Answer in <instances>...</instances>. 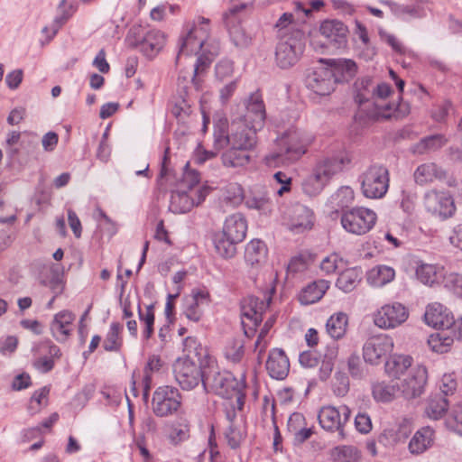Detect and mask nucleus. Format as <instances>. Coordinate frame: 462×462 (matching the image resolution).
<instances>
[{
  "mask_svg": "<svg viewBox=\"0 0 462 462\" xmlns=\"http://www.w3.org/2000/svg\"><path fill=\"white\" fill-rule=\"evenodd\" d=\"M209 20L199 16L192 23H186L185 33L180 39L176 62L181 55H199L189 73V79L196 88H199L197 77L209 67L213 58L218 54V43L209 42Z\"/></svg>",
  "mask_w": 462,
  "mask_h": 462,
  "instance_id": "f257e3e1",
  "label": "nucleus"
},
{
  "mask_svg": "<svg viewBox=\"0 0 462 462\" xmlns=\"http://www.w3.org/2000/svg\"><path fill=\"white\" fill-rule=\"evenodd\" d=\"M307 151L303 134L297 129H290L275 140L274 148L263 158L268 167L288 166L301 158Z\"/></svg>",
  "mask_w": 462,
  "mask_h": 462,
  "instance_id": "f03ea898",
  "label": "nucleus"
},
{
  "mask_svg": "<svg viewBox=\"0 0 462 462\" xmlns=\"http://www.w3.org/2000/svg\"><path fill=\"white\" fill-rule=\"evenodd\" d=\"M257 131L245 121L235 119L227 126L226 121L220 120L214 129V146L217 150L224 149L227 145L240 150H252L257 143Z\"/></svg>",
  "mask_w": 462,
  "mask_h": 462,
  "instance_id": "7ed1b4c3",
  "label": "nucleus"
},
{
  "mask_svg": "<svg viewBox=\"0 0 462 462\" xmlns=\"http://www.w3.org/2000/svg\"><path fill=\"white\" fill-rule=\"evenodd\" d=\"M203 387L206 392H211L225 398H236L238 402L244 397L245 383L238 381L230 372H219L209 367L203 380Z\"/></svg>",
  "mask_w": 462,
  "mask_h": 462,
  "instance_id": "20e7f679",
  "label": "nucleus"
},
{
  "mask_svg": "<svg viewBox=\"0 0 462 462\" xmlns=\"http://www.w3.org/2000/svg\"><path fill=\"white\" fill-rule=\"evenodd\" d=\"M304 33L292 31L290 35L282 34L276 45L275 61L281 69H290L300 60L304 51Z\"/></svg>",
  "mask_w": 462,
  "mask_h": 462,
  "instance_id": "39448f33",
  "label": "nucleus"
},
{
  "mask_svg": "<svg viewBox=\"0 0 462 462\" xmlns=\"http://www.w3.org/2000/svg\"><path fill=\"white\" fill-rule=\"evenodd\" d=\"M359 181L365 198L382 199L389 189V171L382 164H372L359 176Z\"/></svg>",
  "mask_w": 462,
  "mask_h": 462,
  "instance_id": "423d86ee",
  "label": "nucleus"
},
{
  "mask_svg": "<svg viewBox=\"0 0 462 462\" xmlns=\"http://www.w3.org/2000/svg\"><path fill=\"white\" fill-rule=\"evenodd\" d=\"M376 213L365 207L346 208L342 210L340 223L342 227L350 234L363 236L375 225Z\"/></svg>",
  "mask_w": 462,
  "mask_h": 462,
  "instance_id": "0eeeda50",
  "label": "nucleus"
},
{
  "mask_svg": "<svg viewBox=\"0 0 462 462\" xmlns=\"http://www.w3.org/2000/svg\"><path fill=\"white\" fill-rule=\"evenodd\" d=\"M269 291L270 294L264 295V298L262 300L255 296H248L243 300L241 316L242 325L246 337L253 335L255 328L262 322L263 314L272 300V294L275 291L273 285L269 289Z\"/></svg>",
  "mask_w": 462,
  "mask_h": 462,
  "instance_id": "6e6552de",
  "label": "nucleus"
},
{
  "mask_svg": "<svg viewBox=\"0 0 462 462\" xmlns=\"http://www.w3.org/2000/svg\"><path fill=\"white\" fill-rule=\"evenodd\" d=\"M127 40L133 46H140L141 51L148 58L156 56L164 47L166 37L159 30L145 31L140 25L133 26L127 34Z\"/></svg>",
  "mask_w": 462,
  "mask_h": 462,
  "instance_id": "1a4fd4ad",
  "label": "nucleus"
},
{
  "mask_svg": "<svg viewBox=\"0 0 462 462\" xmlns=\"http://www.w3.org/2000/svg\"><path fill=\"white\" fill-rule=\"evenodd\" d=\"M351 411L346 405H328L320 408L318 420L320 427L328 432H337L340 439L346 438L345 426L349 421Z\"/></svg>",
  "mask_w": 462,
  "mask_h": 462,
  "instance_id": "9d476101",
  "label": "nucleus"
},
{
  "mask_svg": "<svg viewBox=\"0 0 462 462\" xmlns=\"http://www.w3.org/2000/svg\"><path fill=\"white\" fill-rule=\"evenodd\" d=\"M207 373L189 356L178 358L173 364L175 380L183 390H191L199 383L203 384Z\"/></svg>",
  "mask_w": 462,
  "mask_h": 462,
  "instance_id": "9b49d317",
  "label": "nucleus"
},
{
  "mask_svg": "<svg viewBox=\"0 0 462 462\" xmlns=\"http://www.w3.org/2000/svg\"><path fill=\"white\" fill-rule=\"evenodd\" d=\"M181 405V395L173 386L158 387L152 395V408L156 416L167 417L176 412Z\"/></svg>",
  "mask_w": 462,
  "mask_h": 462,
  "instance_id": "f8f14e48",
  "label": "nucleus"
},
{
  "mask_svg": "<svg viewBox=\"0 0 462 462\" xmlns=\"http://www.w3.org/2000/svg\"><path fill=\"white\" fill-rule=\"evenodd\" d=\"M409 317V311L400 302L385 304L374 314V323L383 329L395 328L404 323Z\"/></svg>",
  "mask_w": 462,
  "mask_h": 462,
  "instance_id": "ddd939ff",
  "label": "nucleus"
},
{
  "mask_svg": "<svg viewBox=\"0 0 462 462\" xmlns=\"http://www.w3.org/2000/svg\"><path fill=\"white\" fill-rule=\"evenodd\" d=\"M211 189L203 185L194 193H188L184 189L171 192L169 209L174 214H184L190 211L195 206L201 204L210 193Z\"/></svg>",
  "mask_w": 462,
  "mask_h": 462,
  "instance_id": "4468645a",
  "label": "nucleus"
},
{
  "mask_svg": "<svg viewBox=\"0 0 462 462\" xmlns=\"http://www.w3.org/2000/svg\"><path fill=\"white\" fill-rule=\"evenodd\" d=\"M248 8V4L241 3L228 9L227 12L223 14V21L229 32V36L232 42L239 48H246L252 42V38L246 34L245 30L236 23L238 14Z\"/></svg>",
  "mask_w": 462,
  "mask_h": 462,
  "instance_id": "2eb2a0df",
  "label": "nucleus"
},
{
  "mask_svg": "<svg viewBox=\"0 0 462 462\" xmlns=\"http://www.w3.org/2000/svg\"><path fill=\"white\" fill-rule=\"evenodd\" d=\"M424 204L429 212L442 219L452 217L456 211L454 199L448 191L430 190L425 194Z\"/></svg>",
  "mask_w": 462,
  "mask_h": 462,
  "instance_id": "dca6fc26",
  "label": "nucleus"
},
{
  "mask_svg": "<svg viewBox=\"0 0 462 462\" xmlns=\"http://www.w3.org/2000/svg\"><path fill=\"white\" fill-rule=\"evenodd\" d=\"M337 79L332 69L319 67L308 74L306 85L314 93L319 96H326L334 90Z\"/></svg>",
  "mask_w": 462,
  "mask_h": 462,
  "instance_id": "f3484780",
  "label": "nucleus"
},
{
  "mask_svg": "<svg viewBox=\"0 0 462 462\" xmlns=\"http://www.w3.org/2000/svg\"><path fill=\"white\" fill-rule=\"evenodd\" d=\"M393 348V341L387 335H379L369 338L364 347L363 356L365 362L377 364L380 359L390 353Z\"/></svg>",
  "mask_w": 462,
  "mask_h": 462,
  "instance_id": "a211bd4d",
  "label": "nucleus"
},
{
  "mask_svg": "<svg viewBox=\"0 0 462 462\" xmlns=\"http://www.w3.org/2000/svg\"><path fill=\"white\" fill-rule=\"evenodd\" d=\"M428 380V371L424 365H417L411 369L408 376L402 383V392L406 399L420 396Z\"/></svg>",
  "mask_w": 462,
  "mask_h": 462,
  "instance_id": "6ab92c4d",
  "label": "nucleus"
},
{
  "mask_svg": "<svg viewBox=\"0 0 462 462\" xmlns=\"http://www.w3.org/2000/svg\"><path fill=\"white\" fill-rule=\"evenodd\" d=\"M265 118V106L262 96L256 92L249 97L245 115L237 119L245 121V124L257 130H261L264 125Z\"/></svg>",
  "mask_w": 462,
  "mask_h": 462,
  "instance_id": "aec40b11",
  "label": "nucleus"
},
{
  "mask_svg": "<svg viewBox=\"0 0 462 462\" xmlns=\"http://www.w3.org/2000/svg\"><path fill=\"white\" fill-rule=\"evenodd\" d=\"M319 32L336 49H344L347 45L348 29L341 21L326 20L322 22Z\"/></svg>",
  "mask_w": 462,
  "mask_h": 462,
  "instance_id": "412c9836",
  "label": "nucleus"
},
{
  "mask_svg": "<svg viewBox=\"0 0 462 462\" xmlns=\"http://www.w3.org/2000/svg\"><path fill=\"white\" fill-rule=\"evenodd\" d=\"M424 319L429 326L436 329H448L455 324L451 312L438 302L428 305Z\"/></svg>",
  "mask_w": 462,
  "mask_h": 462,
  "instance_id": "4be33fe9",
  "label": "nucleus"
},
{
  "mask_svg": "<svg viewBox=\"0 0 462 462\" xmlns=\"http://www.w3.org/2000/svg\"><path fill=\"white\" fill-rule=\"evenodd\" d=\"M266 369L271 377L282 380L290 371L289 358L281 348L273 349L266 361Z\"/></svg>",
  "mask_w": 462,
  "mask_h": 462,
  "instance_id": "5701e85b",
  "label": "nucleus"
},
{
  "mask_svg": "<svg viewBox=\"0 0 462 462\" xmlns=\"http://www.w3.org/2000/svg\"><path fill=\"white\" fill-rule=\"evenodd\" d=\"M74 320L75 315L69 310H62L55 314L50 326L52 337L59 342L66 341L72 331Z\"/></svg>",
  "mask_w": 462,
  "mask_h": 462,
  "instance_id": "b1692460",
  "label": "nucleus"
},
{
  "mask_svg": "<svg viewBox=\"0 0 462 462\" xmlns=\"http://www.w3.org/2000/svg\"><path fill=\"white\" fill-rule=\"evenodd\" d=\"M349 162L350 160L347 157L326 158L316 164L313 172L319 175L325 184H328L332 177L342 171L344 166Z\"/></svg>",
  "mask_w": 462,
  "mask_h": 462,
  "instance_id": "393cba45",
  "label": "nucleus"
},
{
  "mask_svg": "<svg viewBox=\"0 0 462 462\" xmlns=\"http://www.w3.org/2000/svg\"><path fill=\"white\" fill-rule=\"evenodd\" d=\"M208 292L198 291L188 297L185 300L183 314L193 322H199L203 316V306L208 302Z\"/></svg>",
  "mask_w": 462,
  "mask_h": 462,
  "instance_id": "a878e982",
  "label": "nucleus"
},
{
  "mask_svg": "<svg viewBox=\"0 0 462 462\" xmlns=\"http://www.w3.org/2000/svg\"><path fill=\"white\" fill-rule=\"evenodd\" d=\"M76 6L72 2H60L58 5V14L55 17L51 26H45L42 28V32L46 35L45 42H49L58 32L60 28L66 23V21L75 12Z\"/></svg>",
  "mask_w": 462,
  "mask_h": 462,
  "instance_id": "bb28decb",
  "label": "nucleus"
},
{
  "mask_svg": "<svg viewBox=\"0 0 462 462\" xmlns=\"http://www.w3.org/2000/svg\"><path fill=\"white\" fill-rule=\"evenodd\" d=\"M374 108L368 115L370 117L379 120L389 119L392 117L402 118L410 113V107L408 104L399 103L397 106L392 104H379L374 103Z\"/></svg>",
  "mask_w": 462,
  "mask_h": 462,
  "instance_id": "cd10ccee",
  "label": "nucleus"
},
{
  "mask_svg": "<svg viewBox=\"0 0 462 462\" xmlns=\"http://www.w3.org/2000/svg\"><path fill=\"white\" fill-rule=\"evenodd\" d=\"M246 231V220L241 214L237 213L229 216L226 219L222 233L233 241L242 242L245 237Z\"/></svg>",
  "mask_w": 462,
  "mask_h": 462,
  "instance_id": "c85d7f7f",
  "label": "nucleus"
},
{
  "mask_svg": "<svg viewBox=\"0 0 462 462\" xmlns=\"http://www.w3.org/2000/svg\"><path fill=\"white\" fill-rule=\"evenodd\" d=\"M313 226V212L304 205L297 204L292 208L290 228L297 233L310 229Z\"/></svg>",
  "mask_w": 462,
  "mask_h": 462,
  "instance_id": "c756f323",
  "label": "nucleus"
},
{
  "mask_svg": "<svg viewBox=\"0 0 462 462\" xmlns=\"http://www.w3.org/2000/svg\"><path fill=\"white\" fill-rule=\"evenodd\" d=\"M434 440V430L430 427L418 430L409 442V450L413 455H420L430 448Z\"/></svg>",
  "mask_w": 462,
  "mask_h": 462,
  "instance_id": "7c9ffc66",
  "label": "nucleus"
},
{
  "mask_svg": "<svg viewBox=\"0 0 462 462\" xmlns=\"http://www.w3.org/2000/svg\"><path fill=\"white\" fill-rule=\"evenodd\" d=\"M395 15L403 20L420 18L425 15V9L419 2H385Z\"/></svg>",
  "mask_w": 462,
  "mask_h": 462,
  "instance_id": "2f4dec72",
  "label": "nucleus"
},
{
  "mask_svg": "<svg viewBox=\"0 0 462 462\" xmlns=\"http://www.w3.org/2000/svg\"><path fill=\"white\" fill-rule=\"evenodd\" d=\"M445 177V171L434 162L423 163L414 172L415 181L420 185H424L436 180H442Z\"/></svg>",
  "mask_w": 462,
  "mask_h": 462,
  "instance_id": "473e14b6",
  "label": "nucleus"
},
{
  "mask_svg": "<svg viewBox=\"0 0 462 462\" xmlns=\"http://www.w3.org/2000/svg\"><path fill=\"white\" fill-rule=\"evenodd\" d=\"M267 258V247L265 244L259 240L250 241L245 250V260L252 267H257L265 263Z\"/></svg>",
  "mask_w": 462,
  "mask_h": 462,
  "instance_id": "72a5a7b5",
  "label": "nucleus"
},
{
  "mask_svg": "<svg viewBox=\"0 0 462 462\" xmlns=\"http://www.w3.org/2000/svg\"><path fill=\"white\" fill-rule=\"evenodd\" d=\"M329 69H332L337 82L348 81L353 79L357 72V66L353 60L348 59H331L328 60Z\"/></svg>",
  "mask_w": 462,
  "mask_h": 462,
  "instance_id": "f704fd0d",
  "label": "nucleus"
},
{
  "mask_svg": "<svg viewBox=\"0 0 462 462\" xmlns=\"http://www.w3.org/2000/svg\"><path fill=\"white\" fill-rule=\"evenodd\" d=\"M328 288V282L325 280L313 282L302 289L299 296V300L303 305L313 304L323 297Z\"/></svg>",
  "mask_w": 462,
  "mask_h": 462,
  "instance_id": "c9c22d12",
  "label": "nucleus"
},
{
  "mask_svg": "<svg viewBox=\"0 0 462 462\" xmlns=\"http://www.w3.org/2000/svg\"><path fill=\"white\" fill-rule=\"evenodd\" d=\"M411 365V356L406 355H393L390 356L385 363V373L392 378L399 379Z\"/></svg>",
  "mask_w": 462,
  "mask_h": 462,
  "instance_id": "e433bc0d",
  "label": "nucleus"
},
{
  "mask_svg": "<svg viewBox=\"0 0 462 462\" xmlns=\"http://www.w3.org/2000/svg\"><path fill=\"white\" fill-rule=\"evenodd\" d=\"M244 201L247 208L264 215L271 213L273 208V203L266 192L251 191L245 195Z\"/></svg>",
  "mask_w": 462,
  "mask_h": 462,
  "instance_id": "4c0bfd02",
  "label": "nucleus"
},
{
  "mask_svg": "<svg viewBox=\"0 0 462 462\" xmlns=\"http://www.w3.org/2000/svg\"><path fill=\"white\" fill-rule=\"evenodd\" d=\"M395 271L387 265H376L367 273V282L374 287H383L393 281Z\"/></svg>",
  "mask_w": 462,
  "mask_h": 462,
  "instance_id": "58836bf2",
  "label": "nucleus"
},
{
  "mask_svg": "<svg viewBox=\"0 0 462 462\" xmlns=\"http://www.w3.org/2000/svg\"><path fill=\"white\" fill-rule=\"evenodd\" d=\"M348 324L347 315L342 312L332 315L326 323L328 334L334 339L344 337Z\"/></svg>",
  "mask_w": 462,
  "mask_h": 462,
  "instance_id": "ea45409f",
  "label": "nucleus"
},
{
  "mask_svg": "<svg viewBox=\"0 0 462 462\" xmlns=\"http://www.w3.org/2000/svg\"><path fill=\"white\" fill-rule=\"evenodd\" d=\"M361 271L356 268L346 269L339 274L336 285L344 292H350L361 282Z\"/></svg>",
  "mask_w": 462,
  "mask_h": 462,
  "instance_id": "a19ab883",
  "label": "nucleus"
},
{
  "mask_svg": "<svg viewBox=\"0 0 462 462\" xmlns=\"http://www.w3.org/2000/svg\"><path fill=\"white\" fill-rule=\"evenodd\" d=\"M448 408V402L442 394L431 396L425 409L427 417L432 420H439L443 417Z\"/></svg>",
  "mask_w": 462,
  "mask_h": 462,
  "instance_id": "79ce46f5",
  "label": "nucleus"
},
{
  "mask_svg": "<svg viewBox=\"0 0 462 462\" xmlns=\"http://www.w3.org/2000/svg\"><path fill=\"white\" fill-rule=\"evenodd\" d=\"M224 356L231 363H240L245 356V342L241 337L230 338L226 341L224 349Z\"/></svg>",
  "mask_w": 462,
  "mask_h": 462,
  "instance_id": "37998d69",
  "label": "nucleus"
},
{
  "mask_svg": "<svg viewBox=\"0 0 462 462\" xmlns=\"http://www.w3.org/2000/svg\"><path fill=\"white\" fill-rule=\"evenodd\" d=\"M248 151L249 150H240L230 146V149L222 154L223 164L226 167L233 168L246 165L250 161Z\"/></svg>",
  "mask_w": 462,
  "mask_h": 462,
  "instance_id": "c03bdc74",
  "label": "nucleus"
},
{
  "mask_svg": "<svg viewBox=\"0 0 462 462\" xmlns=\"http://www.w3.org/2000/svg\"><path fill=\"white\" fill-rule=\"evenodd\" d=\"M442 268L434 265L422 263L416 269V276L422 283L426 285H432L439 281L440 277H443Z\"/></svg>",
  "mask_w": 462,
  "mask_h": 462,
  "instance_id": "a18cd8bd",
  "label": "nucleus"
},
{
  "mask_svg": "<svg viewBox=\"0 0 462 462\" xmlns=\"http://www.w3.org/2000/svg\"><path fill=\"white\" fill-rule=\"evenodd\" d=\"M245 197L242 186L236 182H230L221 189L223 201L233 207L240 205L244 201Z\"/></svg>",
  "mask_w": 462,
  "mask_h": 462,
  "instance_id": "49530a36",
  "label": "nucleus"
},
{
  "mask_svg": "<svg viewBox=\"0 0 462 462\" xmlns=\"http://www.w3.org/2000/svg\"><path fill=\"white\" fill-rule=\"evenodd\" d=\"M239 241H233L224 233L216 235L214 239L216 252L223 258H232L236 253V244Z\"/></svg>",
  "mask_w": 462,
  "mask_h": 462,
  "instance_id": "de8ad7c7",
  "label": "nucleus"
},
{
  "mask_svg": "<svg viewBox=\"0 0 462 462\" xmlns=\"http://www.w3.org/2000/svg\"><path fill=\"white\" fill-rule=\"evenodd\" d=\"M397 392V385L385 382H376L372 386V393L377 402H391Z\"/></svg>",
  "mask_w": 462,
  "mask_h": 462,
  "instance_id": "09e8293b",
  "label": "nucleus"
},
{
  "mask_svg": "<svg viewBox=\"0 0 462 462\" xmlns=\"http://www.w3.org/2000/svg\"><path fill=\"white\" fill-rule=\"evenodd\" d=\"M332 456L336 462H358L361 457L359 450L354 446L337 447Z\"/></svg>",
  "mask_w": 462,
  "mask_h": 462,
  "instance_id": "8fccbe9b",
  "label": "nucleus"
},
{
  "mask_svg": "<svg viewBox=\"0 0 462 462\" xmlns=\"http://www.w3.org/2000/svg\"><path fill=\"white\" fill-rule=\"evenodd\" d=\"M327 184L323 182L313 171L307 176L301 183L303 192L310 196L314 197L319 194Z\"/></svg>",
  "mask_w": 462,
  "mask_h": 462,
  "instance_id": "3c124183",
  "label": "nucleus"
},
{
  "mask_svg": "<svg viewBox=\"0 0 462 462\" xmlns=\"http://www.w3.org/2000/svg\"><path fill=\"white\" fill-rule=\"evenodd\" d=\"M49 393L50 389L46 386L33 393L28 405V411L32 415L38 413L42 407L47 405Z\"/></svg>",
  "mask_w": 462,
  "mask_h": 462,
  "instance_id": "603ef678",
  "label": "nucleus"
},
{
  "mask_svg": "<svg viewBox=\"0 0 462 462\" xmlns=\"http://www.w3.org/2000/svg\"><path fill=\"white\" fill-rule=\"evenodd\" d=\"M446 143V139L441 134L427 136L420 141L416 145V150L420 153L428 151H435L441 148Z\"/></svg>",
  "mask_w": 462,
  "mask_h": 462,
  "instance_id": "864d4df0",
  "label": "nucleus"
},
{
  "mask_svg": "<svg viewBox=\"0 0 462 462\" xmlns=\"http://www.w3.org/2000/svg\"><path fill=\"white\" fill-rule=\"evenodd\" d=\"M453 343V338L449 336H446L444 332L431 335L428 339L430 347L437 353H444L448 351V348Z\"/></svg>",
  "mask_w": 462,
  "mask_h": 462,
  "instance_id": "5fc2aeb1",
  "label": "nucleus"
},
{
  "mask_svg": "<svg viewBox=\"0 0 462 462\" xmlns=\"http://www.w3.org/2000/svg\"><path fill=\"white\" fill-rule=\"evenodd\" d=\"M122 327L119 323L114 322L104 341L103 346L106 351H117L121 346L119 333Z\"/></svg>",
  "mask_w": 462,
  "mask_h": 462,
  "instance_id": "6e6d98bb",
  "label": "nucleus"
},
{
  "mask_svg": "<svg viewBox=\"0 0 462 462\" xmlns=\"http://www.w3.org/2000/svg\"><path fill=\"white\" fill-rule=\"evenodd\" d=\"M444 287L457 297H462V274L448 273L443 275Z\"/></svg>",
  "mask_w": 462,
  "mask_h": 462,
  "instance_id": "4d7b16f0",
  "label": "nucleus"
},
{
  "mask_svg": "<svg viewBox=\"0 0 462 462\" xmlns=\"http://www.w3.org/2000/svg\"><path fill=\"white\" fill-rule=\"evenodd\" d=\"M139 319L142 322L144 323L145 328L143 331V336L146 339L150 338L153 333V324H154V310L153 305L150 304L146 307L145 312H143L141 307H138Z\"/></svg>",
  "mask_w": 462,
  "mask_h": 462,
  "instance_id": "13d9d810",
  "label": "nucleus"
},
{
  "mask_svg": "<svg viewBox=\"0 0 462 462\" xmlns=\"http://www.w3.org/2000/svg\"><path fill=\"white\" fill-rule=\"evenodd\" d=\"M447 427L462 436V405L456 406L446 420Z\"/></svg>",
  "mask_w": 462,
  "mask_h": 462,
  "instance_id": "bf43d9fd",
  "label": "nucleus"
},
{
  "mask_svg": "<svg viewBox=\"0 0 462 462\" xmlns=\"http://www.w3.org/2000/svg\"><path fill=\"white\" fill-rule=\"evenodd\" d=\"M293 14L291 13H284L275 23L277 29L278 38L281 39L282 34L290 35L292 31H296L293 24Z\"/></svg>",
  "mask_w": 462,
  "mask_h": 462,
  "instance_id": "052dcab7",
  "label": "nucleus"
},
{
  "mask_svg": "<svg viewBox=\"0 0 462 462\" xmlns=\"http://www.w3.org/2000/svg\"><path fill=\"white\" fill-rule=\"evenodd\" d=\"M199 182V173L195 170H189V163H187L180 183V189L187 188L191 190Z\"/></svg>",
  "mask_w": 462,
  "mask_h": 462,
  "instance_id": "680f3d73",
  "label": "nucleus"
},
{
  "mask_svg": "<svg viewBox=\"0 0 462 462\" xmlns=\"http://www.w3.org/2000/svg\"><path fill=\"white\" fill-rule=\"evenodd\" d=\"M227 444L231 448H237L244 439V433L234 424H231L225 432Z\"/></svg>",
  "mask_w": 462,
  "mask_h": 462,
  "instance_id": "e2e57ef3",
  "label": "nucleus"
},
{
  "mask_svg": "<svg viewBox=\"0 0 462 462\" xmlns=\"http://www.w3.org/2000/svg\"><path fill=\"white\" fill-rule=\"evenodd\" d=\"M452 109V105L449 101L445 100L433 106L431 110V117L434 121L442 123L445 122L449 111Z\"/></svg>",
  "mask_w": 462,
  "mask_h": 462,
  "instance_id": "0e129e2a",
  "label": "nucleus"
},
{
  "mask_svg": "<svg viewBox=\"0 0 462 462\" xmlns=\"http://www.w3.org/2000/svg\"><path fill=\"white\" fill-rule=\"evenodd\" d=\"M457 381L454 377V374H446L442 376L441 378V383H440V391H441V393L443 396H448L449 394H453L454 392L456 391L457 389Z\"/></svg>",
  "mask_w": 462,
  "mask_h": 462,
  "instance_id": "69168bd1",
  "label": "nucleus"
},
{
  "mask_svg": "<svg viewBox=\"0 0 462 462\" xmlns=\"http://www.w3.org/2000/svg\"><path fill=\"white\" fill-rule=\"evenodd\" d=\"M348 372L354 378H362L365 375L362 362L359 356L352 355L347 361Z\"/></svg>",
  "mask_w": 462,
  "mask_h": 462,
  "instance_id": "338daca9",
  "label": "nucleus"
},
{
  "mask_svg": "<svg viewBox=\"0 0 462 462\" xmlns=\"http://www.w3.org/2000/svg\"><path fill=\"white\" fill-rule=\"evenodd\" d=\"M171 114L179 120H185L191 114V106L185 100L176 103L171 108Z\"/></svg>",
  "mask_w": 462,
  "mask_h": 462,
  "instance_id": "774afa93",
  "label": "nucleus"
}]
</instances>
